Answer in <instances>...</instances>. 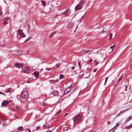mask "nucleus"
Returning a JSON list of instances; mask_svg holds the SVG:
<instances>
[{"label": "nucleus", "instance_id": "8", "mask_svg": "<svg viewBox=\"0 0 132 132\" xmlns=\"http://www.w3.org/2000/svg\"><path fill=\"white\" fill-rule=\"evenodd\" d=\"M39 74V73L38 72L35 71L33 75H34L35 77L37 78L38 77Z\"/></svg>", "mask_w": 132, "mask_h": 132}, {"label": "nucleus", "instance_id": "31", "mask_svg": "<svg viewBox=\"0 0 132 132\" xmlns=\"http://www.w3.org/2000/svg\"><path fill=\"white\" fill-rule=\"evenodd\" d=\"M68 129L66 127H64L63 129V131H65L68 130Z\"/></svg>", "mask_w": 132, "mask_h": 132}, {"label": "nucleus", "instance_id": "44", "mask_svg": "<svg viewBox=\"0 0 132 132\" xmlns=\"http://www.w3.org/2000/svg\"><path fill=\"white\" fill-rule=\"evenodd\" d=\"M46 124L44 125L43 126V128H44L45 127H46Z\"/></svg>", "mask_w": 132, "mask_h": 132}, {"label": "nucleus", "instance_id": "32", "mask_svg": "<svg viewBox=\"0 0 132 132\" xmlns=\"http://www.w3.org/2000/svg\"><path fill=\"white\" fill-rule=\"evenodd\" d=\"M119 123H117L116 124V126L114 127H117L118 126H119Z\"/></svg>", "mask_w": 132, "mask_h": 132}, {"label": "nucleus", "instance_id": "33", "mask_svg": "<svg viewBox=\"0 0 132 132\" xmlns=\"http://www.w3.org/2000/svg\"><path fill=\"white\" fill-rule=\"evenodd\" d=\"M128 110V109H126V110H123V111H122V113H123V112H126V111H127Z\"/></svg>", "mask_w": 132, "mask_h": 132}, {"label": "nucleus", "instance_id": "30", "mask_svg": "<svg viewBox=\"0 0 132 132\" xmlns=\"http://www.w3.org/2000/svg\"><path fill=\"white\" fill-rule=\"evenodd\" d=\"M0 94H2L3 95H4V96H6V95L4 93H3L1 92L0 91Z\"/></svg>", "mask_w": 132, "mask_h": 132}, {"label": "nucleus", "instance_id": "42", "mask_svg": "<svg viewBox=\"0 0 132 132\" xmlns=\"http://www.w3.org/2000/svg\"><path fill=\"white\" fill-rule=\"evenodd\" d=\"M97 69H95L93 71V72H96V71H97Z\"/></svg>", "mask_w": 132, "mask_h": 132}, {"label": "nucleus", "instance_id": "46", "mask_svg": "<svg viewBox=\"0 0 132 132\" xmlns=\"http://www.w3.org/2000/svg\"><path fill=\"white\" fill-rule=\"evenodd\" d=\"M40 128L39 126H37L36 128V129H37L39 128Z\"/></svg>", "mask_w": 132, "mask_h": 132}, {"label": "nucleus", "instance_id": "5", "mask_svg": "<svg viewBox=\"0 0 132 132\" xmlns=\"http://www.w3.org/2000/svg\"><path fill=\"white\" fill-rule=\"evenodd\" d=\"M70 14L69 12V10H66L62 13V14L65 15L66 16H68Z\"/></svg>", "mask_w": 132, "mask_h": 132}, {"label": "nucleus", "instance_id": "11", "mask_svg": "<svg viewBox=\"0 0 132 132\" xmlns=\"http://www.w3.org/2000/svg\"><path fill=\"white\" fill-rule=\"evenodd\" d=\"M106 29L105 28H104L103 29L102 32L104 34H107L108 32V31H106Z\"/></svg>", "mask_w": 132, "mask_h": 132}, {"label": "nucleus", "instance_id": "47", "mask_svg": "<svg viewBox=\"0 0 132 132\" xmlns=\"http://www.w3.org/2000/svg\"><path fill=\"white\" fill-rule=\"evenodd\" d=\"M27 130L29 132H30V130L29 129H28Z\"/></svg>", "mask_w": 132, "mask_h": 132}, {"label": "nucleus", "instance_id": "10", "mask_svg": "<svg viewBox=\"0 0 132 132\" xmlns=\"http://www.w3.org/2000/svg\"><path fill=\"white\" fill-rule=\"evenodd\" d=\"M59 93V92L57 90H55L53 91V94L54 95H57Z\"/></svg>", "mask_w": 132, "mask_h": 132}, {"label": "nucleus", "instance_id": "29", "mask_svg": "<svg viewBox=\"0 0 132 132\" xmlns=\"http://www.w3.org/2000/svg\"><path fill=\"white\" fill-rule=\"evenodd\" d=\"M30 39V38L29 37L28 38H27L24 41V42H26V41H28V40H29Z\"/></svg>", "mask_w": 132, "mask_h": 132}, {"label": "nucleus", "instance_id": "51", "mask_svg": "<svg viewBox=\"0 0 132 132\" xmlns=\"http://www.w3.org/2000/svg\"><path fill=\"white\" fill-rule=\"evenodd\" d=\"M125 91H127V89H126V88H125Z\"/></svg>", "mask_w": 132, "mask_h": 132}, {"label": "nucleus", "instance_id": "2", "mask_svg": "<svg viewBox=\"0 0 132 132\" xmlns=\"http://www.w3.org/2000/svg\"><path fill=\"white\" fill-rule=\"evenodd\" d=\"M28 92L25 91H23L21 94V97L23 99H26L28 97Z\"/></svg>", "mask_w": 132, "mask_h": 132}, {"label": "nucleus", "instance_id": "41", "mask_svg": "<svg viewBox=\"0 0 132 132\" xmlns=\"http://www.w3.org/2000/svg\"><path fill=\"white\" fill-rule=\"evenodd\" d=\"M59 64H56V66L57 68H58L59 67Z\"/></svg>", "mask_w": 132, "mask_h": 132}, {"label": "nucleus", "instance_id": "43", "mask_svg": "<svg viewBox=\"0 0 132 132\" xmlns=\"http://www.w3.org/2000/svg\"><path fill=\"white\" fill-rule=\"evenodd\" d=\"M78 65H79V67H80V68L81 67L80 66V62H78Z\"/></svg>", "mask_w": 132, "mask_h": 132}, {"label": "nucleus", "instance_id": "45", "mask_svg": "<svg viewBox=\"0 0 132 132\" xmlns=\"http://www.w3.org/2000/svg\"><path fill=\"white\" fill-rule=\"evenodd\" d=\"M125 88L127 89V88H128V86L127 85H125Z\"/></svg>", "mask_w": 132, "mask_h": 132}, {"label": "nucleus", "instance_id": "40", "mask_svg": "<svg viewBox=\"0 0 132 132\" xmlns=\"http://www.w3.org/2000/svg\"><path fill=\"white\" fill-rule=\"evenodd\" d=\"M46 132H51V131L50 130H46Z\"/></svg>", "mask_w": 132, "mask_h": 132}, {"label": "nucleus", "instance_id": "3", "mask_svg": "<svg viewBox=\"0 0 132 132\" xmlns=\"http://www.w3.org/2000/svg\"><path fill=\"white\" fill-rule=\"evenodd\" d=\"M30 71V69L28 67H25L23 71H21V72H22L24 73H26L29 74V72Z\"/></svg>", "mask_w": 132, "mask_h": 132}, {"label": "nucleus", "instance_id": "52", "mask_svg": "<svg viewBox=\"0 0 132 132\" xmlns=\"http://www.w3.org/2000/svg\"><path fill=\"white\" fill-rule=\"evenodd\" d=\"M67 115V114H65V115L64 117L66 116Z\"/></svg>", "mask_w": 132, "mask_h": 132}, {"label": "nucleus", "instance_id": "48", "mask_svg": "<svg viewBox=\"0 0 132 132\" xmlns=\"http://www.w3.org/2000/svg\"><path fill=\"white\" fill-rule=\"evenodd\" d=\"M89 76H88V77H85V78H88V77H89Z\"/></svg>", "mask_w": 132, "mask_h": 132}, {"label": "nucleus", "instance_id": "26", "mask_svg": "<svg viewBox=\"0 0 132 132\" xmlns=\"http://www.w3.org/2000/svg\"><path fill=\"white\" fill-rule=\"evenodd\" d=\"M122 113V111H120L119 113L117 115L116 117L119 116Z\"/></svg>", "mask_w": 132, "mask_h": 132}, {"label": "nucleus", "instance_id": "49", "mask_svg": "<svg viewBox=\"0 0 132 132\" xmlns=\"http://www.w3.org/2000/svg\"><path fill=\"white\" fill-rule=\"evenodd\" d=\"M92 61V59H91L89 61V62H91Z\"/></svg>", "mask_w": 132, "mask_h": 132}, {"label": "nucleus", "instance_id": "6", "mask_svg": "<svg viewBox=\"0 0 132 132\" xmlns=\"http://www.w3.org/2000/svg\"><path fill=\"white\" fill-rule=\"evenodd\" d=\"M9 101H7L6 100L3 101L2 103V106L3 107L9 103Z\"/></svg>", "mask_w": 132, "mask_h": 132}, {"label": "nucleus", "instance_id": "25", "mask_svg": "<svg viewBox=\"0 0 132 132\" xmlns=\"http://www.w3.org/2000/svg\"><path fill=\"white\" fill-rule=\"evenodd\" d=\"M94 63L95 64V65H96L98 64V63L97 62V61L96 60H95L94 62Z\"/></svg>", "mask_w": 132, "mask_h": 132}, {"label": "nucleus", "instance_id": "34", "mask_svg": "<svg viewBox=\"0 0 132 132\" xmlns=\"http://www.w3.org/2000/svg\"><path fill=\"white\" fill-rule=\"evenodd\" d=\"M115 46V45H113L112 46H111L110 47V48H113Z\"/></svg>", "mask_w": 132, "mask_h": 132}, {"label": "nucleus", "instance_id": "37", "mask_svg": "<svg viewBox=\"0 0 132 132\" xmlns=\"http://www.w3.org/2000/svg\"><path fill=\"white\" fill-rule=\"evenodd\" d=\"M75 68V67L74 66H73L71 67V70H73Z\"/></svg>", "mask_w": 132, "mask_h": 132}, {"label": "nucleus", "instance_id": "53", "mask_svg": "<svg viewBox=\"0 0 132 132\" xmlns=\"http://www.w3.org/2000/svg\"><path fill=\"white\" fill-rule=\"evenodd\" d=\"M30 82H29V81H28V83H29Z\"/></svg>", "mask_w": 132, "mask_h": 132}, {"label": "nucleus", "instance_id": "24", "mask_svg": "<svg viewBox=\"0 0 132 132\" xmlns=\"http://www.w3.org/2000/svg\"><path fill=\"white\" fill-rule=\"evenodd\" d=\"M60 79H62L63 77V76L62 74L60 75L59 76Z\"/></svg>", "mask_w": 132, "mask_h": 132}, {"label": "nucleus", "instance_id": "21", "mask_svg": "<svg viewBox=\"0 0 132 132\" xmlns=\"http://www.w3.org/2000/svg\"><path fill=\"white\" fill-rule=\"evenodd\" d=\"M20 36L22 37H24L26 36L25 34L23 32H22V33L20 35Z\"/></svg>", "mask_w": 132, "mask_h": 132}, {"label": "nucleus", "instance_id": "50", "mask_svg": "<svg viewBox=\"0 0 132 132\" xmlns=\"http://www.w3.org/2000/svg\"><path fill=\"white\" fill-rule=\"evenodd\" d=\"M46 127H47L48 126V125H46Z\"/></svg>", "mask_w": 132, "mask_h": 132}, {"label": "nucleus", "instance_id": "15", "mask_svg": "<svg viewBox=\"0 0 132 132\" xmlns=\"http://www.w3.org/2000/svg\"><path fill=\"white\" fill-rule=\"evenodd\" d=\"M23 129V127L22 126L19 127L18 128V130L19 131L22 130Z\"/></svg>", "mask_w": 132, "mask_h": 132}, {"label": "nucleus", "instance_id": "12", "mask_svg": "<svg viewBox=\"0 0 132 132\" xmlns=\"http://www.w3.org/2000/svg\"><path fill=\"white\" fill-rule=\"evenodd\" d=\"M70 90V89L69 88H67V89L65 90L64 91L65 93L66 94L67 93L69 92V90Z\"/></svg>", "mask_w": 132, "mask_h": 132}, {"label": "nucleus", "instance_id": "38", "mask_svg": "<svg viewBox=\"0 0 132 132\" xmlns=\"http://www.w3.org/2000/svg\"><path fill=\"white\" fill-rule=\"evenodd\" d=\"M121 80V77H120V78H119V79L118 80V82H120V81Z\"/></svg>", "mask_w": 132, "mask_h": 132}, {"label": "nucleus", "instance_id": "13", "mask_svg": "<svg viewBox=\"0 0 132 132\" xmlns=\"http://www.w3.org/2000/svg\"><path fill=\"white\" fill-rule=\"evenodd\" d=\"M56 31L54 32H52L49 36V37H51L53 36L56 33Z\"/></svg>", "mask_w": 132, "mask_h": 132}, {"label": "nucleus", "instance_id": "23", "mask_svg": "<svg viewBox=\"0 0 132 132\" xmlns=\"http://www.w3.org/2000/svg\"><path fill=\"white\" fill-rule=\"evenodd\" d=\"M112 33H111L110 34V37L109 38V40H110L112 39Z\"/></svg>", "mask_w": 132, "mask_h": 132}, {"label": "nucleus", "instance_id": "7", "mask_svg": "<svg viewBox=\"0 0 132 132\" xmlns=\"http://www.w3.org/2000/svg\"><path fill=\"white\" fill-rule=\"evenodd\" d=\"M81 9V6L80 3L78 4L75 8V9L76 11L77 10H80Z\"/></svg>", "mask_w": 132, "mask_h": 132}, {"label": "nucleus", "instance_id": "27", "mask_svg": "<svg viewBox=\"0 0 132 132\" xmlns=\"http://www.w3.org/2000/svg\"><path fill=\"white\" fill-rule=\"evenodd\" d=\"M131 127H132V126L131 125V124L129 126L127 127L126 128V129H128L130 128Z\"/></svg>", "mask_w": 132, "mask_h": 132}, {"label": "nucleus", "instance_id": "28", "mask_svg": "<svg viewBox=\"0 0 132 132\" xmlns=\"http://www.w3.org/2000/svg\"><path fill=\"white\" fill-rule=\"evenodd\" d=\"M108 79V77H106V79L105 80V81L104 85H105V84H106V82H107V81Z\"/></svg>", "mask_w": 132, "mask_h": 132}, {"label": "nucleus", "instance_id": "20", "mask_svg": "<svg viewBox=\"0 0 132 132\" xmlns=\"http://www.w3.org/2000/svg\"><path fill=\"white\" fill-rule=\"evenodd\" d=\"M17 32L20 35H21V34H22V30H18L17 31Z\"/></svg>", "mask_w": 132, "mask_h": 132}, {"label": "nucleus", "instance_id": "19", "mask_svg": "<svg viewBox=\"0 0 132 132\" xmlns=\"http://www.w3.org/2000/svg\"><path fill=\"white\" fill-rule=\"evenodd\" d=\"M50 81H51L53 83H55L56 82H57L58 81V80H50Z\"/></svg>", "mask_w": 132, "mask_h": 132}, {"label": "nucleus", "instance_id": "54", "mask_svg": "<svg viewBox=\"0 0 132 132\" xmlns=\"http://www.w3.org/2000/svg\"><path fill=\"white\" fill-rule=\"evenodd\" d=\"M1 120H3V119H2V118H1Z\"/></svg>", "mask_w": 132, "mask_h": 132}, {"label": "nucleus", "instance_id": "36", "mask_svg": "<svg viewBox=\"0 0 132 132\" xmlns=\"http://www.w3.org/2000/svg\"><path fill=\"white\" fill-rule=\"evenodd\" d=\"M80 73H81V74H80V75H81V76H82V75L84 74V73H83V72H80Z\"/></svg>", "mask_w": 132, "mask_h": 132}, {"label": "nucleus", "instance_id": "14", "mask_svg": "<svg viewBox=\"0 0 132 132\" xmlns=\"http://www.w3.org/2000/svg\"><path fill=\"white\" fill-rule=\"evenodd\" d=\"M132 119V116H130L126 120V121H129L131 119Z\"/></svg>", "mask_w": 132, "mask_h": 132}, {"label": "nucleus", "instance_id": "17", "mask_svg": "<svg viewBox=\"0 0 132 132\" xmlns=\"http://www.w3.org/2000/svg\"><path fill=\"white\" fill-rule=\"evenodd\" d=\"M41 2L43 6H44L46 4L45 1H42Z\"/></svg>", "mask_w": 132, "mask_h": 132}, {"label": "nucleus", "instance_id": "22", "mask_svg": "<svg viewBox=\"0 0 132 132\" xmlns=\"http://www.w3.org/2000/svg\"><path fill=\"white\" fill-rule=\"evenodd\" d=\"M89 52H90L89 51H86L85 50H84L82 51V52L84 53H86Z\"/></svg>", "mask_w": 132, "mask_h": 132}, {"label": "nucleus", "instance_id": "35", "mask_svg": "<svg viewBox=\"0 0 132 132\" xmlns=\"http://www.w3.org/2000/svg\"><path fill=\"white\" fill-rule=\"evenodd\" d=\"M3 14V12L1 10V9L0 10V15H2V14Z\"/></svg>", "mask_w": 132, "mask_h": 132}, {"label": "nucleus", "instance_id": "56", "mask_svg": "<svg viewBox=\"0 0 132 132\" xmlns=\"http://www.w3.org/2000/svg\"><path fill=\"white\" fill-rule=\"evenodd\" d=\"M17 97H18V96H17ZM17 98H18V97H17Z\"/></svg>", "mask_w": 132, "mask_h": 132}, {"label": "nucleus", "instance_id": "9", "mask_svg": "<svg viewBox=\"0 0 132 132\" xmlns=\"http://www.w3.org/2000/svg\"><path fill=\"white\" fill-rule=\"evenodd\" d=\"M8 20L9 18L8 17H7L4 19V21L3 23V25H5V24H8L7 20Z\"/></svg>", "mask_w": 132, "mask_h": 132}, {"label": "nucleus", "instance_id": "16", "mask_svg": "<svg viewBox=\"0 0 132 132\" xmlns=\"http://www.w3.org/2000/svg\"><path fill=\"white\" fill-rule=\"evenodd\" d=\"M116 128L115 129L114 127L112 128L111 129H110V131H109V132H113Z\"/></svg>", "mask_w": 132, "mask_h": 132}, {"label": "nucleus", "instance_id": "1", "mask_svg": "<svg viewBox=\"0 0 132 132\" xmlns=\"http://www.w3.org/2000/svg\"><path fill=\"white\" fill-rule=\"evenodd\" d=\"M82 121V116H81L80 115H78L75 118V121L77 123H79Z\"/></svg>", "mask_w": 132, "mask_h": 132}, {"label": "nucleus", "instance_id": "55", "mask_svg": "<svg viewBox=\"0 0 132 132\" xmlns=\"http://www.w3.org/2000/svg\"><path fill=\"white\" fill-rule=\"evenodd\" d=\"M60 112V111H59V112H58V113H59V112Z\"/></svg>", "mask_w": 132, "mask_h": 132}, {"label": "nucleus", "instance_id": "57", "mask_svg": "<svg viewBox=\"0 0 132 132\" xmlns=\"http://www.w3.org/2000/svg\"><path fill=\"white\" fill-rule=\"evenodd\" d=\"M1 59V58H0V59Z\"/></svg>", "mask_w": 132, "mask_h": 132}, {"label": "nucleus", "instance_id": "39", "mask_svg": "<svg viewBox=\"0 0 132 132\" xmlns=\"http://www.w3.org/2000/svg\"><path fill=\"white\" fill-rule=\"evenodd\" d=\"M46 69L47 71H50L51 70V68H46Z\"/></svg>", "mask_w": 132, "mask_h": 132}, {"label": "nucleus", "instance_id": "18", "mask_svg": "<svg viewBox=\"0 0 132 132\" xmlns=\"http://www.w3.org/2000/svg\"><path fill=\"white\" fill-rule=\"evenodd\" d=\"M15 52H16L17 53V52H18V53H20L19 54V55H21V54H22V52L20 51V50H17V51H15Z\"/></svg>", "mask_w": 132, "mask_h": 132}, {"label": "nucleus", "instance_id": "4", "mask_svg": "<svg viewBox=\"0 0 132 132\" xmlns=\"http://www.w3.org/2000/svg\"><path fill=\"white\" fill-rule=\"evenodd\" d=\"M15 66L17 68H23V65L22 63H16L15 64Z\"/></svg>", "mask_w": 132, "mask_h": 132}]
</instances>
